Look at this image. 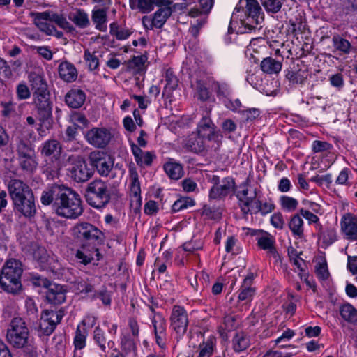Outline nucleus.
I'll return each instance as SVG.
<instances>
[{"label": "nucleus", "instance_id": "obj_1", "mask_svg": "<svg viewBox=\"0 0 357 357\" xmlns=\"http://www.w3.org/2000/svg\"><path fill=\"white\" fill-rule=\"evenodd\" d=\"M44 206L52 205L56 214L68 219H76L83 213L79 195L63 185L52 184L43 191L40 197Z\"/></svg>", "mask_w": 357, "mask_h": 357}, {"label": "nucleus", "instance_id": "obj_2", "mask_svg": "<svg viewBox=\"0 0 357 357\" xmlns=\"http://www.w3.org/2000/svg\"><path fill=\"white\" fill-rule=\"evenodd\" d=\"M71 235L80 247L75 254L80 263L84 265L90 264L93 260L94 255L97 257V261L100 260L98 246L104 243L105 238L100 229L89 222H82L73 227Z\"/></svg>", "mask_w": 357, "mask_h": 357}, {"label": "nucleus", "instance_id": "obj_3", "mask_svg": "<svg viewBox=\"0 0 357 357\" xmlns=\"http://www.w3.org/2000/svg\"><path fill=\"white\" fill-rule=\"evenodd\" d=\"M8 188L15 212L27 219L33 218L37 209L32 189L18 179H12Z\"/></svg>", "mask_w": 357, "mask_h": 357}, {"label": "nucleus", "instance_id": "obj_4", "mask_svg": "<svg viewBox=\"0 0 357 357\" xmlns=\"http://www.w3.org/2000/svg\"><path fill=\"white\" fill-rule=\"evenodd\" d=\"M22 263L15 259L6 261L0 274V287L9 294L16 295L22 290L21 278L23 273Z\"/></svg>", "mask_w": 357, "mask_h": 357}, {"label": "nucleus", "instance_id": "obj_5", "mask_svg": "<svg viewBox=\"0 0 357 357\" xmlns=\"http://www.w3.org/2000/svg\"><path fill=\"white\" fill-rule=\"evenodd\" d=\"M30 16L33 17V23L36 27L47 36L53 35L54 31H56V27L45 21L54 22L61 29L68 33L75 31V26L62 14L47 10L41 13L31 12Z\"/></svg>", "mask_w": 357, "mask_h": 357}, {"label": "nucleus", "instance_id": "obj_6", "mask_svg": "<svg viewBox=\"0 0 357 357\" xmlns=\"http://www.w3.org/2000/svg\"><path fill=\"white\" fill-rule=\"evenodd\" d=\"M112 192L109 185L101 179L90 182L85 190L86 202L96 208L106 206L111 200Z\"/></svg>", "mask_w": 357, "mask_h": 357}, {"label": "nucleus", "instance_id": "obj_7", "mask_svg": "<svg viewBox=\"0 0 357 357\" xmlns=\"http://www.w3.org/2000/svg\"><path fill=\"white\" fill-rule=\"evenodd\" d=\"M29 331L24 320L21 317L12 319L7 329L6 340L16 349L25 348L29 344Z\"/></svg>", "mask_w": 357, "mask_h": 357}, {"label": "nucleus", "instance_id": "obj_8", "mask_svg": "<svg viewBox=\"0 0 357 357\" xmlns=\"http://www.w3.org/2000/svg\"><path fill=\"white\" fill-rule=\"evenodd\" d=\"M33 100L41 123L38 131L40 135H43L42 133L45 132L43 128L48 130L52 126V104L50 101V91L33 94Z\"/></svg>", "mask_w": 357, "mask_h": 357}, {"label": "nucleus", "instance_id": "obj_9", "mask_svg": "<svg viewBox=\"0 0 357 357\" xmlns=\"http://www.w3.org/2000/svg\"><path fill=\"white\" fill-rule=\"evenodd\" d=\"M88 158L89 165L102 176H107L113 168V158L103 151H91Z\"/></svg>", "mask_w": 357, "mask_h": 357}, {"label": "nucleus", "instance_id": "obj_10", "mask_svg": "<svg viewBox=\"0 0 357 357\" xmlns=\"http://www.w3.org/2000/svg\"><path fill=\"white\" fill-rule=\"evenodd\" d=\"M64 316V310L60 308L55 311L53 310H45L42 312L39 323V330L45 335H50L55 330Z\"/></svg>", "mask_w": 357, "mask_h": 357}, {"label": "nucleus", "instance_id": "obj_11", "mask_svg": "<svg viewBox=\"0 0 357 357\" xmlns=\"http://www.w3.org/2000/svg\"><path fill=\"white\" fill-rule=\"evenodd\" d=\"M68 172L70 177L77 183L87 181L93 174V169L88 167L85 159L80 155L73 161Z\"/></svg>", "mask_w": 357, "mask_h": 357}, {"label": "nucleus", "instance_id": "obj_12", "mask_svg": "<svg viewBox=\"0 0 357 357\" xmlns=\"http://www.w3.org/2000/svg\"><path fill=\"white\" fill-rule=\"evenodd\" d=\"M19 157V162L24 170L32 172L37 167L35 151L30 144L24 142H20L17 148Z\"/></svg>", "mask_w": 357, "mask_h": 357}, {"label": "nucleus", "instance_id": "obj_13", "mask_svg": "<svg viewBox=\"0 0 357 357\" xmlns=\"http://www.w3.org/2000/svg\"><path fill=\"white\" fill-rule=\"evenodd\" d=\"M197 134L204 139L216 142L218 146L222 138V135L208 116H204L198 123Z\"/></svg>", "mask_w": 357, "mask_h": 357}, {"label": "nucleus", "instance_id": "obj_14", "mask_svg": "<svg viewBox=\"0 0 357 357\" xmlns=\"http://www.w3.org/2000/svg\"><path fill=\"white\" fill-rule=\"evenodd\" d=\"M84 137L89 144L96 148L102 149L109 143L112 135L107 128H93L86 132Z\"/></svg>", "mask_w": 357, "mask_h": 357}, {"label": "nucleus", "instance_id": "obj_15", "mask_svg": "<svg viewBox=\"0 0 357 357\" xmlns=\"http://www.w3.org/2000/svg\"><path fill=\"white\" fill-rule=\"evenodd\" d=\"M171 327L178 335H183L188 326V318L186 310L178 305L174 306L170 317Z\"/></svg>", "mask_w": 357, "mask_h": 357}, {"label": "nucleus", "instance_id": "obj_16", "mask_svg": "<svg viewBox=\"0 0 357 357\" xmlns=\"http://www.w3.org/2000/svg\"><path fill=\"white\" fill-rule=\"evenodd\" d=\"M236 183L231 176L225 177L217 186H212L209 191V197L211 199H222L226 197L231 192L234 191Z\"/></svg>", "mask_w": 357, "mask_h": 357}, {"label": "nucleus", "instance_id": "obj_17", "mask_svg": "<svg viewBox=\"0 0 357 357\" xmlns=\"http://www.w3.org/2000/svg\"><path fill=\"white\" fill-rule=\"evenodd\" d=\"M167 0H129V6L132 10H137L142 14H148L156 6L167 5Z\"/></svg>", "mask_w": 357, "mask_h": 357}, {"label": "nucleus", "instance_id": "obj_18", "mask_svg": "<svg viewBox=\"0 0 357 357\" xmlns=\"http://www.w3.org/2000/svg\"><path fill=\"white\" fill-rule=\"evenodd\" d=\"M341 229L351 241H357V217L351 213H346L341 219Z\"/></svg>", "mask_w": 357, "mask_h": 357}, {"label": "nucleus", "instance_id": "obj_19", "mask_svg": "<svg viewBox=\"0 0 357 357\" xmlns=\"http://www.w3.org/2000/svg\"><path fill=\"white\" fill-rule=\"evenodd\" d=\"M66 290L63 286L52 283L46 290L47 301L54 305L62 304L66 298Z\"/></svg>", "mask_w": 357, "mask_h": 357}, {"label": "nucleus", "instance_id": "obj_20", "mask_svg": "<svg viewBox=\"0 0 357 357\" xmlns=\"http://www.w3.org/2000/svg\"><path fill=\"white\" fill-rule=\"evenodd\" d=\"M255 275L250 273L243 280L239 289L238 301H250L256 292L255 287H252Z\"/></svg>", "mask_w": 357, "mask_h": 357}, {"label": "nucleus", "instance_id": "obj_21", "mask_svg": "<svg viewBox=\"0 0 357 357\" xmlns=\"http://www.w3.org/2000/svg\"><path fill=\"white\" fill-rule=\"evenodd\" d=\"M68 18L79 29H86L91 24L88 13L81 8H73L68 13Z\"/></svg>", "mask_w": 357, "mask_h": 357}, {"label": "nucleus", "instance_id": "obj_22", "mask_svg": "<svg viewBox=\"0 0 357 357\" xmlns=\"http://www.w3.org/2000/svg\"><path fill=\"white\" fill-rule=\"evenodd\" d=\"M167 4L162 6H158L159 8L152 15L153 18V25L157 29H161L166 23L168 18L172 15V10L170 7L172 2L167 0Z\"/></svg>", "mask_w": 357, "mask_h": 357}, {"label": "nucleus", "instance_id": "obj_23", "mask_svg": "<svg viewBox=\"0 0 357 357\" xmlns=\"http://www.w3.org/2000/svg\"><path fill=\"white\" fill-rule=\"evenodd\" d=\"M86 100L85 93L79 89L70 90L65 96L66 103L71 108L77 109L81 107Z\"/></svg>", "mask_w": 357, "mask_h": 357}, {"label": "nucleus", "instance_id": "obj_24", "mask_svg": "<svg viewBox=\"0 0 357 357\" xmlns=\"http://www.w3.org/2000/svg\"><path fill=\"white\" fill-rule=\"evenodd\" d=\"M130 144L137 164L141 167L151 165L153 162V155L149 151L143 152L133 142H131Z\"/></svg>", "mask_w": 357, "mask_h": 357}, {"label": "nucleus", "instance_id": "obj_25", "mask_svg": "<svg viewBox=\"0 0 357 357\" xmlns=\"http://www.w3.org/2000/svg\"><path fill=\"white\" fill-rule=\"evenodd\" d=\"M61 145L56 139L45 141L41 148V154L46 157L58 158L61 153Z\"/></svg>", "mask_w": 357, "mask_h": 357}, {"label": "nucleus", "instance_id": "obj_26", "mask_svg": "<svg viewBox=\"0 0 357 357\" xmlns=\"http://www.w3.org/2000/svg\"><path fill=\"white\" fill-rule=\"evenodd\" d=\"M184 147L195 153H200L205 150L204 139L198 134H192L185 139Z\"/></svg>", "mask_w": 357, "mask_h": 357}, {"label": "nucleus", "instance_id": "obj_27", "mask_svg": "<svg viewBox=\"0 0 357 357\" xmlns=\"http://www.w3.org/2000/svg\"><path fill=\"white\" fill-rule=\"evenodd\" d=\"M59 73L60 77L66 82H72L77 77V71L75 66L68 61L60 63Z\"/></svg>", "mask_w": 357, "mask_h": 357}, {"label": "nucleus", "instance_id": "obj_28", "mask_svg": "<svg viewBox=\"0 0 357 357\" xmlns=\"http://www.w3.org/2000/svg\"><path fill=\"white\" fill-rule=\"evenodd\" d=\"M107 8H98L92 10L91 19L96 25V29L100 31L107 30Z\"/></svg>", "mask_w": 357, "mask_h": 357}, {"label": "nucleus", "instance_id": "obj_29", "mask_svg": "<svg viewBox=\"0 0 357 357\" xmlns=\"http://www.w3.org/2000/svg\"><path fill=\"white\" fill-rule=\"evenodd\" d=\"M29 79L31 89L33 91V94L49 91L47 82L43 76L36 73H31L29 76Z\"/></svg>", "mask_w": 357, "mask_h": 357}, {"label": "nucleus", "instance_id": "obj_30", "mask_svg": "<svg viewBox=\"0 0 357 357\" xmlns=\"http://www.w3.org/2000/svg\"><path fill=\"white\" fill-rule=\"evenodd\" d=\"M282 63L272 57L264 58L260 64L261 70L267 74H278L282 69Z\"/></svg>", "mask_w": 357, "mask_h": 357}, {"label": "nucleus", "instance_id": "obj_31", "mask_svg": "<svg viewBox=\"0 0 357 357\" xmlns=\"http://www.w3.org/2000/svg\"><path fill=\"white\" fill-rule=\"evenodd\" d=\"M93 338L102 352H106L107 346L108 348H112L114 345L112 340L107 341L105 332L100 326L95 328Z\"/></svg>", "mask_w": 357, "mask_h": 357}, {"label": "nucleus", "instance_id": "obj_32", "mask_svg": "<svg viewBox=\"0 0 357 357\" xmlns=\"http://www.w3.org/2000/svg\"><path fill=\"white\" fill-rule=\"evenodd\" d=\"M147 61V56L145 54L133 56L127 62V68L134 73H140L145 70V63Z\"/></svg>", "mask_w": 357, "mask_h": 357}, {"label": "nucleus", "instance_id": "obj_33", "mask_svg": "<svg viewBox=\"0 0 357 357\" xmlns=\"http://www.w3.org/2000/svg\"><path fill=\"white\" fill-rule=\"evenodd\" d=\"M340 314L344 321L352 324H357V310L352 305L345 303L340 305Z\"/></svg>", "mask_w": 357, "mask_h": 357}, {"label": "nucleus", "instance_id": "obj_34", "mask_svg": "<svg viewBox=\"0 0 357 357\" xmlns=\"http://www.w3.org/2000/svg\"><path fill=\"white\" fill-rule=\"evenodd\" d=\"M332 43L335 51H338L344 54H348L351 52V44L339 34H335L333 36Z\"/></svg>", "mask_w": 357, "mask_h": 357}, {"label": "nucleus", "instance_id": "obj_35", "mask_svg": "<svg viewBox=\"0 0 357 357\" xmlns=\"http://www.w3.org/2000/svg\"><path fill=\"white\" fill-rule=\"evenodd\" d=\"M163 168L166 174L172 179L178 180L183 174V167L179 163L168 162L164 165Z\"/></svg>", "mask_w": 357, "mask_h": 357}, {"label": "nucleus", "instance_id": "obj_36", "mask_svg": "<svg viewBox=\"0 0 357 357\" xmlns=\"http://www.w3.org/2000/svg\"><path fill=\"white\" fill-rule=\"evenodd\" d=\"M233 347L235 351L241 352L250 346V339L244 332H238L233 338Z\"/></svg>", "mask_w": 357, "mask_h": 357}, {"label": "nucleus", "instance_id": "obj_37", "mask_svg": "<svg viewBox=\"0 0 357 357\" xmlns=\"http://www.w3.org/2000/svg\"><path fill=\"white\" fill-rule=\"evenodd\" d=\"M246 13L248 14V19L250 22H255L258 24L259 15L260 14L261 8L259 4L256 0H248L246 5Z\"/></svg>", "mask_w": 357, "mask_h": 357}, {"label": "nucleus", "instance_id": "obj_38", "mask_svg": "<svg viewBox=\"0 0 357 357\" xmlns=\"http://www.w3.org/2000/svg\"><path fill=\"white\" fill-rule=\"evenodd\" d=\"M215 339L214 337H209L206 341H203L199 346L198 355L197 357H210L214 350Z\"/></svg>", "mask_w": 357, "mask_h": 357}, {"label": "nucleus", "instance_id": "obj_39", "mask_svg": "<svg viewBox=\"0 0 357 357\" xmlns=\"http://www.w3.org/2000/svg\"><path fill=\"white\" fill-rule=\"evenodd\" d=\"M0 107L2 108L1 116L6 119L17 118L16 103L12 100L1 101Z\"/></svg>", "mask_w": 357, "mask_h": 357}, {"label": "nucleus", "instance_id": "obj_40", "mask_svg": "<svg viewBox=\"0 0 357 357\" xmlns=\"http://www.w3.org/2000/svg\"><path fill=\"white\" fill-rule=\"evenodd\" d=\"M165 82L166 84L164 88L163 95L167 93L168 96H170L178 86V80L174 75L173 71L169 69L166 71Z\"/></svg>", "mask_w": 357, "mask_h": 357}, {"label": "nucleus", "instance_id": "obj_41", "mask_svg": "<svg viewBox=\"0 0 357 357\" xmlns=\"http://www.w3.org/2000/svg\"><path fill=\"white\" fill-rule=\"evenodd\" d=\"M285 77L291 84H303L307 79V75L301 70L297 71L287 70Z\"/></svg>", "mask_w": 357, "mask_h": 357}, {"label": "nucleus", "instance_id": "obj_42", "mask_svg": "<svg viewBox=\"0 0 357 357\" xmlns=\"http://www.w3.org/2000/svg\"><path fill=\"white\" fill-rule=\"evenodd\" d=\"M212 89L219 99H227L231 95V89L225 82H213Z\"/></svg>", "mask_w": 357, "mask_h": 357}, {"label": "nucleus", "instance_id": "obj_43", "mask_svg": "<svg viewBox=\"0 0 357 357\" xmlns=\"http://www.w3.org/2000/svg\"><path fill=\"white\" fill-rule=\"evenodd\" d=\"M303 221L298 214L294 215L289 222V227L294 236L301 237L303 234Z\"/></svg>", "mask_w": 357, "mask_h": 357}, {"label": "nucleus", "instance_id": "obj_44", "mask_svg": "<svg viewBox=\"0 0 357 357\" xmlns=\"http://www.w3.org/2000/svg\"><path fill=\"white\" fill-rule=\"evenodd\" d=\"M155 335H165L166 321L160 314H155L152 319Z\"/></svg>", "mask_w": 357, "mask_h": 357}, {"label": "nucleus", "instance_id": "obj_45", "mask_svg": "<svg viewBox=\"0 0 357 357\" xmlns=\"http://www.w3.org/2000/svg\"><path fill=\"white\" fill-rule=\"evenodd\" d=\"M195 204V201L190 197H182L177 199L172 206V211L174 213L178 212L188 207L193 206Z\"/></svg>", "mask_w": 357, "mask_h": 357}, {"label": "nucleus", "instance_id": "obj_46", "mask_svg": "<svg viewBox=\"0 0 357 357\" xmlns=\"http://www.w3.org/2000/svg\"><path fill=\"white\" fill-rule=\"evenodd\" d=\"M129 173L131 179V191L134 196L138 197L141 192L138 173L135 167H130Z\"/></svg>", "mask_w": 357, "mask_h": 357}, {"label": "nucleus", "instance_id": "obj_47", "mask_svg": "<svg viewBox=\"0 0 357 357\" xmlns=\"http://www.w3.org/2000/svg\"><path fill=\"white\" fill-rule=\"evenodd\" d=\"M319 239L326 245H330L336 241V231L333 228H326L321 231Z\"/></svg>", "mask_w": 357, "mask_h": 357}, {"label": "nucleus", "instance_id": "obj_48", "mask_svg": "<svg viewBox=\"0 0 357 357\" xmlns=\"http://www.w3.org/2000/svg\"><path fill=\"white\" fill-rule=\"evenodd\" d=\"M261 5L268 13H277L282 7L280 0H261Z\"/></svg>", "mask_w": 357, "mask_h": 357}, {"label": "nucleus", "instance_id": "obj_49", "mask_svg": "<svg viewBox=\"0 0 357 357\" xmlns=\"http://www.w3.org/2000/svg\"><path fill=\"white\" fill-rule=\"evenodd\" d=\"M84 59L88 63L90 70H94L99 66V59L95 52H90L89 50H86L84 54Z\"/></svg>", "mask_w": 357, "mask_h": 357}, {"label": "nucleus", "instance_id": "obj_50", "mask_svg": "<svg viewBox=\"0 0 357 357\" xmlns=\"http://www.w3.org/2000/svg\"><path fill=\"white\" fill-rule=\"evenodd\" d=\"M70 120L77 128H84L87 126L89 123L86 116L79 112L72 113Z\"/></svg>", "mask_w": 357, "mask_h": 357}, {"label": "nucleus", "instance_id": "obj_51", "mask_svg": "<svg viewBox=\"0 0 357 357\" xmlns=\"http://www.w3.org/2000/svg\"><path fill=\"white\" fill-rule=\"evenodd\" d=\"M280 203L282 207L289 211H294L298 204L296 199L288 196H282L280 197Z\"/></svg>", "mask_w": 357, "mask_h": 357}, {"label": "nucleus", "instance_id": "obj_52", "mask_svg": "<svg viewBox=\"0 0 357 357\" xmlns=\"http://www.w3.org/2000/svg\"><path fill=\"white\" fill-rule=\"evenodd\" d=\"M257 245L261 249L267 250L275 245V239L270 234L266 233V235L257 238Z\"/></svg>", "mask_w": 357, "mask_h": 357}, {"label": "nucleus", "instance_id": "obj_53", "mask_svg": "<svg viewBox=\"0 0 357 357\" xmlns=\"http://www.w3.org/2000/svg\"><path fill=\"white\" fill-rule=\"evenodd\" d=\"M257 196V189L255 188L253 191V195L250 196V198H248L246 199H243V201L241 202V209L242 213L244 215H248L251 212V209L250 208V206L253 203L254 200Z\"/></svg>", "mask_w": 357, "mask_h": 357}, {"label": "nucleus", "instance_id": "obj_54", "mask_svg": "<svg viewBox=\"0 0 357 357\" xmlns=\"http://www.w3.org/2000/svg\"><path fill=\"white\" fill-rule=\"evenodd\" d=\"M16 94L19 100H26L30 98L31 92L24 82H21L16 87Z\"/></svg>", "mask_w": 357, "mask_h": 357}, {"label": "nucleus", "instance_id": "obj_55", "mask_svg": "<svg viewBox=\"0 0 357 357\" xmlns=\"http://www.w3.org/2000/svg\"><path fill=\"white\" fill-rule=\"evenodd\" d=\"M121 349L126 354L134 351L136 349V345L134 340L129 336H123L121 341Z\"/></svg>", "mask_w": 357, "mask_h": 357}, {"label": "nucleus", "instance_id": "obj_56", "mask_svg": "<svg viewBox=\"0 0 357 357\" xmlns=\"http://www.w3.org/2000/svg\"><path fill=\"white\" fill-rule=\"evenodd\" d=\"M93 298L100 299L102 303L105 305H110L111 304V294L105 287L97 291L94 294Z\"/></svg>", "mask_w": 357, "mask_h": 357}, {"label": "nucleus", "instance_id": "obj_57", "mask_svg": "<svg viewBox=\"0 0 357 357\" xmlns=\"http://www.w3.org/2000/svg\"><path fill=\"white\" fill-rule=\"evenodd\" d=\"M75 347L78 349H83L86 345V335L82 333L80 327L77 326L74 339Z\"/></svg>", "mask_w": 357, "mask_h": 357}, {"label": "nucleus", "instance_id": "obj_58", "mask_svg": "<svg viewBox=\"0 0 357 357\" xmlns=\"http://www.w3.org/2000/svg\"><path fill=\"white\" fill-rule=\"evenodd\" d=\"M197 91L198 98L202 101L207 100L210 97L208 89L201 81L197 82Z\"/></svg>", "mask_w": 357, "mask_h": 357}, {"label": "nucleus", "instance_id": "obj_59", "mask_svg": "<svg viewBox=\"0 0 357 357\" xmlns=\"http://www.w3.org/2000/svg\"><path fill=\"white\" fill-rule=\"evenodd\" d=\"M222 101L227 109L232 112H240L238 109L242 107V104L239 99L237 98L232 100L229 97L227 99H224Z\"/></svg>", "mask_w": 357, "mask_h": 357}, {"label": "nucleus", "instance_id": "obj_60", "mask_svg": "<svg viewBox=\"0 0 357 357\" xmlns=\"http://www.w3.org/2000/svg\"><path fill=\"white\" fill-rule=\"evenodd\" d=\"M0 75L3 76L4 78H10L13 75L10 66L8 64L7 61L1 57H0Z\"/></svg>", "mask_w": 357, "mask_h": 357}, {"label": "nucleus", "instance_id": "obj_61", "mask_svg": "<svg viewBox=\"0 0 357 357\" xmlns=\"http://www.w3.org/2000/svg\"><path fill=\"white\" fill-rule=\"evenodd\" d=\"M31 281L34 286L43 287H45L47 289L49 288L50 285L52 284L46 278L40 275L33 276L31 279Z\"/></svg>", "mask_w": 357, "mask_h": 357}, {"label": "nucleus", "instance_id": "obj_62", "mask_svg": "<svg viewBox=\"0 0 357 357\" xmlns=\"http://www.w3.org/2000/svg\"><path fill=\"white\" fill-rule=\"evenodd\" d=\"M206 17H204L197 20L196 22L190 27L189 31L194 37H197L199 35V29L206 23Z\"/></svg>", "mask_w": 357, "mask_h": 357}, {"label": "nucleus", "instance_id": "obj_63", "mask_svg": "<svg viewBox=\"0 0 357 357\" xmlns=\"http://www.w3.org/2000/svg\"><path fill=\"white\" fill-rule=\"evenodd\" d=\"M330 84L337 89H341L344 86L343 75L341 73H336L329 77Z\"/></svg>", "mask_w": 357, "mask_h": 357}, {"label": "nucleus", "instance_id": "obj_64", "mask_svg": "<svg viewBox=\"0 0 357 357\" xmlns=\"http://www.w3.org/2000/svg\"><path fill=\"white\" fill-rule=\"evenodd\" d=\"M271 222L275 228L282 229L284 225L282 215L280 213H274L271 218Z\"/></svg>", "mask_w": 357, "mask_h": 357}]
</instances>
